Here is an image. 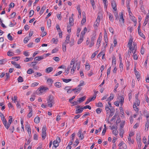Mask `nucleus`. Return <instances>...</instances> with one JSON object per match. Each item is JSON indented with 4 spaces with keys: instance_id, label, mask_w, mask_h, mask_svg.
I'll return each instance as SVG.
<instances>
[{
    "instance_id": "7c9ffc66",
    "label": "nucleus",
    "mask_w": 149,
    "mask_h": 149,
    "mask_svg": "<svg viewBox=\"0 0 149 149\" xmlns=\"http://www.w3.org/2000/svg\"><path fill=\"white\" fill-rule=\"evenodd\" d=\"M61 83L59 82H56L55 84V86L57 88H59L61 86Z\"/></svg>"
},
{
    "instance_id": "bb28decb",
    "label": "nucleus",
    "mask_w": 149,
    "mask_h": 149,
    "mask_svg": "<svg viewBox=\"0 0 149 149\" xmlns=\"http://www.w3.org/2000/svg\"><path fill=\"white\" fill-rule=\"evenodd\" d=\"M114 97V96L113 94H111L110 95V96L107 99V101H110L112 100Z\"/></svg>"
},
{
    "instance_id": "412c9836",
    "label": "nucleus",
    "mask_w": 149,
    "mask_h": 149,
    "mask_svg": "<svg viewBox=\"0 0 149 149\" xmlns=\"http://www.w3.org/2000/svg\"><path fill=\"white\" fill-rule=\"evenodd\" d=\"M53 144L54 147H55V149H56L57 147L59 145L58 143L56 142L55 140L53 141Z\"/></svg>"
},
{
    "instance_id": "8fccbe9b",
    "label": "nucleus",
    "mask_w": 149,
    "mask_h": 149,
    "mask_svg": "<svg viewBox=\"0 0 149 149\" xmlns=\"http://www.w3.org/2000/svg\"><path fill=\"white\" fill-rule=\"evenodd\" d=\"M102 1L104 4V7L105 8H107V5L106 4V3H108L107 0H102Z\"/></svg>"
},
{
    "instance_id": "09e8293b",
    "label": "nucleus",
    "mask_w": 149,
    "mask_h": 149,
    "mask_svg": "<svg viewBox=\"0 0 149 149\" xmlns=\"http://www.w3.org/2000/svg\"><path fill=\"white\" fill-rule=\"evenodd\" d=\"M109 110L111 113H113L115 111V110L112 107H110Z\"/></svg>"
},
{
    "instance_id": "ddd939ff",
    "label": "nucleus",
    "mask_w": 149,
    "mask_h": 149,
    "mask_svg": "<svg viewBox=\"0 0 149 149\" xmlns=\"http://www.w3.org/2000/svg\"><path fill=\"white\" fill-rule=\"evenodd\" d=\"M83 110L82 108V107H81L79 109H77L75 113L76 114L79 113H81L83 111Z\"/></svg>"
},
{
    "instance_id": "338daca9",
    "label": "nucleus",
    "mask_w": 149,
    "mask_h": 149,
    "mask_svg": "<svg viewBox=\"0 0 149 149\" xmlns=\"http://www.w3.org/2000/svg\"><path fill=\"white\" fill-rule=\"evenodd\" d=\"M38 84V82H35L33 83L31 85V86L34 87L37 86Z\"/></svg>"
},
{
    "instance_id": "bf43d9fd",
    "label": "nucleus",
    "mask_w": 149,
    "mask_h": 149,
    "mask_svg": "<svg viewBox=\"0 0 149 149\" xmlns=\"http://www.w3.org/2000/svg\"><path fill=\"white\" fill-rule=\"evenodd\" d=\"M111 69V67H110L107 70V76H108L109 74H110Z\"/></svg>"
},
{
    "instance_id": "1a4fd4ad",
    "label": "nucleus",
    "mask_w": 149,
    "mask_h": 149,
    "mask_svg": "<svg viewBox=\"0 0 149 149\" xmlns=\"http://www.w3.org/2000/svg\"><path fill=\"white\" fill-rule=\"evenodd\" d=\"M101 38H100V37H99L98 38L96 44L97 47V48H99L100 45L101 41Z\"/></svg>"
},
{
    "instance_id": "a19ab883",
    "label": "nucleus",
    "mask_w": 149,
    "mask_h": 149,
    "mask_svg": "<svg viewBox=\"0 0 149 149\" xmlns=\"http://www.w3.org/2000/svg\"><path fill=\"white\" fill-rule=\"evenodd\" d=\"M93 100V99L92 98H89L86 102L85 103V104H88L90 102H91Z\"/></svg>"
},
{
    "instance_id": "f3484780",
    "label": "nucleus",
    "mask_w": 149,
    "mask_h": 149,
    "mask_svg": "<svg viewBox=\"0 0 149 149\" xmlns=\"http://www.w3.org/2000/svg\"><path fill=\"white\" fill-rule=\"evenodd\" d=\"M40 121V118L38 116L36 117L34 119V121L36 123H38Z\"/></svg>"
},
{
    "instance_id": "2eb2a0df",
    "label": "nucleus",
    "mask_w": 149,
    "mask_h": 149,
    "mask_svg": "<svg viewBox=\"0 0 149 149\" xmlns=\"http://www.w3.org/2000/svg\"><path fill=\"white\" fill-rule=\"evenodd\" d=\"M70 38V36L68 35L66 38V40H65V42L63 43H65V44H68L69 43V41Z\"/></svg>"
},
{
    "instance_id": "ea45409f",
    "label": "nucleus",
    "mask_w": 149,
    "mask_h": 149,
    "mask_svg": "<svg viewBox=\"0 0 149 149\" xmlns=\"http://www.w3.org/2000/svg\"><path fill=\"white\" fill-rule=\"evenodd\" d=\"M84 82L83 81H80L79 84L78 85V87H81L84 86Z\"/></svg>"
},
{
    "instance_id": "e433bc0d",
    "label": "nucleus",
    "mask_w": 149,
    "mask_h": 149,
    "mask_svg": "<svg viewBox=\"0 0 149 149\" xmlns=\"http://www.w3.org/2000/svg\"><path fill=\"white\" fill-rule=\"evenodd\" d=\"M34 72L33 71V70L31 69H29L27 71V73L29 74H31L32 73H34Z\"/></svg>"
},
{
    "instance_id": "5701e85b",
    "label": "nucleus",
    "mask_w": 149,
    "mask_h": 149,
    "mask_svg": "<svg viewBox=\"0 0 149 149\" xmlns=\"http://www.w3.org/2000/svg\"><path fill=\"white\" fill-rule=\"evenodd\" d=\"M87 31V29L86 27H85L84 29V31H82L81 32V35L82 36L84 37V36L85 33H86Z\"/></svg>"
},
{
    "instance_id": "f8f14e48",
    "label": "nucleus",
    "mask_w": 149,
    "mask_h": 149,
    "mask_svg": "<svg viewBox=\"0 0 149 149\" xmlns=\"http://www.w3.org/2000/svg\"><path fill=\"white\" fill-rule=\"evenodd\" d=\"M53 68L52 67H49L46 69L45 72L46 73H49L52 71L53 70Z\"/></svg>"
},
{
    "instance_id": "680f3d73",
    "label": "nucleus",
    "mask_w": 149,
    "mask_h": 149,
    "mask_svg": "<svg viewBox=\"0 0 149 149\" xmlns=\"http://www.w3.org/2000/svg\"><path fill=\"white\" fill-rule=\"evenodd\" d=\"M112 133H113V134H114L115 135H116L118 134V132L116 130H113V131Z\"/></svg>"
},
{
    "instance_id": "9d476101",
    "label": "nucleus",
    "mask_w": 149,
    "mask_h": 149,
    "mask_svg": "<svg viewBox=\"0 0 149 149\" xmlns=\"http://www.w3.org/2000/svg\"><path fill=\"white\" fill-rule=\"evenodd\" d=\"M120 15V19H119V21L120 22H122L123 23H124V19L123 18V13H120L119 14Z\"/></svg>"
},
{
    "instance_id": "a211bd4d",
    "label": "nucleus",
    "mask_w": 149,
    "mask_h": 149,
    "mask_svg": "<svg viewBox=\"0 0 149 149\" xmlns=\"http://www.w3.org/2000/svg\"><path fill=\"white\" fill-rule=\"evenodd\" d=\"M3 124L5 127L7 129H8V128H9L10 126L9 125V124H8V123L7 121H5L3 122Z\"/></svg>"
},
{
    "instance_id": "c9c22d12",
    "label": "nucleus",
    "mask_w": 149,
    "mask_h": 149,
    "mask_svg": "<svg viewBox=\"0 0 149 149\" xmlns=\"http://www.w3.org/2000/svg\"><path fill=\"white\" fill-rule=\"evenodd\" d=\"M63 81L65 83H68L69 82V81H70L71 80V79H62Z\"/></svg>"
},
{
    "instance_id": "5fc2aeb1",
    "label": "nucleus",
    "mask_w": 149,
    "mask_h": 149,
    "mask_svg": "<svg viewBox=\"0 0 149 149\" xmlns=\"http://www.w3.org/2000/svg\"><path fill=\"white\" fill-rule=\"evenodd\" d=\"M123 63H122V62L120 63L119 67H120L121 71H122V70H123Z\"/></svg>"
},
{
    "instance_id": "6e6552de",
    "label": "nucleus",
    "mask_w": 149,
    "mask_h": 149,
    "mask_svg": "<svg viewBox=\"0 0 149 149\" xmlns=\"http://www.w3.org/2000/svg\"><path fill=\"white\" fill-rule=\"evenodd\" d=\"M82 130H80L79 131L78 134L79 137L81 138V139L82 140L84 138V135L83 134H82Z\"/></svg>"
},
{
    "instance_id": "0eeeda50",
    "label": "nucleus",
    "mask_w": 149,
    "mask_h": 149,
    "mask_svg": "<svg viewBox=\"0 0 149 149\" xmlns=\"http://www.w3.org/2000/svg\"><path fill=\"white\" fill-rule=\"evenodd\" d=\"M44 56H38L34 58V60L36 61H40L44 58Z\"/></svg>"
},
{
    "instance_id": "f03ea898",
    "label": "nucleus",
    "mask_w": 149,
    "mask_h": 149,
    "mask_svg": "<svg viewBox=\"0 0 149 149\" xmlns=\"http://www.w3.org/2000/svg\"><path fill=\"white\" fill-rule=\"evenodd\" d=\"M118 101L119 103L121 104V106H122L124 103V96L123 95L118 96Z\"/></svg>"
},
{
    "instance_id": "cd10ccee",
    "label": "nucleus",
    "mask_w": 149,
    "mask_h": 149,
    "mask_svg": "<svg viewBox=\"0 0 149 149\" xmlns=\"http://www.w3.org/2000/svg\"><path fill=\"white\" fill-rule=\"evenodd\" d=\"M140 104V101L139 99H137L136 100H135V102L134 103V105H136L137 106H139Z\"/></svg>"
},
{
    "instance_id": "423d86ee",
    "label": "nucleus",
    "mask_w": 149,
    "mask_h": 149,
    "mask_svg": "<svg viewBox=\"0 0 149 149\" xmlns=\"http://www.w3.org/2000/svg\"><path fill=\"white\" fill-rule=\"evenodd\" d=\"M47 89L45 87H41L40 89L38 91V92H37V93L40 94V93H42L44 92Z\"/></svg>"
},
{
    "instance_id": "aec40b11",
    "label": "nucleus",
    "mask_w": 149,
    "mask_h": 149,
    "mask_svg": "<svg viewBox=\"0 0 149 149\" xmlns=\"http://www.w3.org/2000/svg\"><path fill=\"white\" fill-rule=\"evenodd\" d=\"M83 37H84L82 36L81 35H80V38L78 41L77 43L78 44H79L82 42L83 40Z\"/></svg>"
},
{
    "instance_id": "dca6fc26",
    "label": "nucleus",
    "mask_w": 149,
    "mask_h": 149,
    "mask_svg": "<svg viewBox=\"0 0 149 149\" xmlns=\"http://www.w3.org/2000/svg\"><path fill=\"white\" fill-rule=\"evenodd\" d=\"M25 127L28 132V133L29 134V131L31 130V128L28 125V123L27 122L26 123V125Z\"/></svg>"
},
{
    "instance_id": "f257e3e1",
    "label": "nucleus",
    "mask_w": 149,
    "mask_h": 149,
    "mask_svg": "<svg viewBox=\"0 0 149 149\" xmlns=\"http://www.w3.org/2000/svg\"><path fill=\"white\" fill-rule=\"evenodd\" d=\"M47 100L48 106L50 107H52L53 106V104H54L53 97L51 95H49Z\"/></svg>"
},
{
    "instance_id": "864d4df0",
    "label": "nucleus",
    "mask_w": 149,
    "mask_h": 149,
    "mask_svg": "<svg viewBox=\"0 0 149 149\" xmlns=\"http://www.w3.org/2000/svg\"><path fill=\"white\" fill-rule=\"evenodd\" d=\"M47 26L48 27H50L51 26V20L50 19H48L47 21Z\"/></svg>"
},
{
    "instance_id": "052dcab7",
    "label": "nucleus",
    "mask_w": 149,
    "mask_h": 149,
    "mask_svg": "<svg viewBox=\"0 0 149 149\" xmlns=\"http://www.w3.org/2000/svg\"><path fill=\"white\" fill-rule=\"evenodd\" d=\"M9 40H13L12 37L10 35V33H9L7 36Z\"/></svg>"
},
{
    "instance_id": "39448f33",
    "label": "nucleus",
    "mask_w": 149,
    "mask_h": 149,
    "mask_svg": "<svg viewBox=\"0 0 149 149\" xmlns=\"http://www.w3.org/2000/svg\"><path fill=\"white\" fill-rule=\"evenodd\" d=\"M136 135V140L137 143H141V141L140 134V133H138Z\"/></svg>"
},
{
    "instance_id": "b1692460",
    "label": "nucleus",
    "mask_w": 149,
    "mask_h": 149,
    "mask_svg": "<svg viewBox=\"0 0 149 149\" xmlns=\"http://www.w3.org/2000/svg\"><path fill=\"white\" fill-rule=\"evenodd\" d=\"M46 9L45 6H43L41 8L40 12V14L42 15L44 11Z\"/></svg>"
},
{
    "instance_id": "79ce46f5",
    "label": "nucleus",
    "mask_w": 149,
    "mask_h": 149,
    "mask_svg": "<svg viewBox=\"0 0 149 149\" xmlns=\"http://www.w3.org/2000/svg\"><path fill=\"white\" fill-rule=\"evenodd\" d=\"M82 108L83 110L84 109H87V108L89 109L90 110V109H91V108L89 105H86V106H85L84 107H82Z\"/></svg>"
},
{
    "instance_id": "49530a36",
    "label": "nucleus",
    "mask_w": 149,
    "mask_h": 149,
    "mask_svg": "<svg viewBox=\"0 0 149 149\" xmlns=\"http://www.w3.org/2000/svg\"><path fill=\"white\" fill-rule=\"evenodd\" d=\"M6 62V60L5 59L0 60V64H2Z\"/></svg>"
},
{
    "instance_id": "e2e57ef3",
    "label": "nucleus",
    "mask_w": 149,
    "mask_h": 149,
    "mask_svg": "<svg viewBox=\"0 0 149 149\" xmlns=\"http://www.w3.org/2000/svg\"><path fill=\"white\" fill-rule=\"evenodd\" d=\"M37 63V62H34L31 63L30 64V65L31 66H33L36 65Z\"/></svg>"
},
{
    "instance_id": "c85d7f7f",
    "label": "nucleus",
    "mask_w": 149,
    "mask_h": 149,
    "mask_svg": "<svg viewBox=\"0 0 149 149\" xmlns=\"http://www.w3.org/2000/svg\"><path fill=\"white\" fill-rule=\"evenodd\" d=\"M62 49L63 52H65L66 50V44L63 43L62 45Z\"/></svg>"
},
{
    "instance_id": "13d9d810",
    "label": "nucleus",
    "mask_w": 149,
    "mask_h": 149,
    "mask_svg": "<svg viewBox=\"0 0 149 149\" xmlns=\"http://www.w3.org/2000/svg\"><path fill=\"white\" fill-rule=\"evenodd\" d=\"M135 75L137 79H139L140 78V74L139 72L136 73Z\"/></svg>"
},
{
    "instance_id": "774afa93",
    "label": "nucleus",
    "mask_w": 149,
    "mask_h": 149,
    "mask_svg": "<svg viewBox=\"0 0 149 149\" xmlns=\"http://www.w3.org/2000/svg\"><path fill=\"white\" fill-rule=\"evenodd\" d=\"M86 69L87 70H88L90 69V65L88 64V65H86L85 66Z\"/></svg>"
},
{
    "instance_id": "a878e982",
    "label": "nucleus",
    "mask_w": 149,
    "mask_h": 149,
    "mask_svg": "<svg viewBox=\"0 0 149 149\" xmlns=\"http://www.w3.org/2000/svg\"><path fill=\"white\" fill-rule=\"evenodd\" d=\"M47 81L48 83H50V84H49V85H50V86H52V84L53 82V81L51 79H48Z\"/></svg>"
},
{
    "instance_id": "603ef678",
    "label": "nucleus",
    "mask_w": 149,
    "mask_h": 149,
    "mask_svg": "<svg viewBox=\"0 0 149 149\" xmlns=\"http://www.w3.org/2000/svg\"><path fill=\"white\" fill-rule=\"evenodd\" d=\"M7 54L8 56H13V53L12 52L8 51V52Z\"/></svg>"
},
{
    "instance_id": "f704fd0d",
    "label": "nucleus",
    "mask_w": 149,
    "mask_h": 149,
    "mask_svg": "<svg viewBox=\"0 0 149 149\" xmlns=\"http://www.w3.org/2000/svg\"><path fill=\"white\" fill-rule=\"evenodd\" d=\"M17 80L19 82H22L23 81L22 77L20 76L19 77Z\"/></svg>"
},
{
    "instance_id": "de8ad7c7",
    "label": "nucleus",
    "mask_w": 149,
    "mask_h": 149,
    "mask_svg": "<svg viewBox=\"0 0 149 149\" xmlns=\"http://www.w3.org/2000/svg\"><path fill=\"white\" fill-rule=\"evenodd\" d=\"M33 58L31 57L29 58H26L25 59V60H24L26 62H28L29 61H31L32 60H33Z\"/></svg>"
},
{
    "instance_id": "6ab92c4d",
    "label": "nucleus",
    "mask_w": 149,
    "mask_h": 149,
    "mask_svg": "<svg viewBox=\"0 0 149 149\" xmlns=\"http://www.w3.org/2000/svg\"><path fill=\"white\" fill-rule=\"evenodd\" d=\"M149 120L148 119H147V120L146 122V123L145 125V130L147 131L148 130V129L149 127Z\"/></svg>"
},
{
    "instance_id": "c03bdc74",
    "label": "nucleus",
    "mask_w": 149,
    "mask_h": 149,
    "mask_svg": "<svg viewBox=\"0 0 149 149\" xmlns=\"http://www.w3.org/2000/svg\"><path fill=\"white\" fill-rule=\"evenodd\" d=\"M71 26H71L70 25H68L67 26L68 32L69 33H70L71 32Z\"/></svg>"
},
{
    "instance_id": "473e14b6",
    "label": "nucleus",
    "mask_w": 149,
    "mask_h": 149,
    "mask_svg": "<svg viewBox=\"0 0 149 149\" xmlns=\"http://www.w3.org/2000/svg\"><path fill=\"white\" fill-rule=\"evenodd\" d=\"M138 33L139 35L142 37L145 38V37L143 33L141 32V30H138Z\"/></svg>"
},
{
    "instance_id": "3c124183",
    "label": "nucleus",
    "mask_w": 149,
    "mask_h": 149,
    "mask_svg": "<svg viewBox=\"0 0 149 149\" xmlns=\"http://www.w3.org/2000/svg\"><path fill=\"white\" fill-rule=\"evenodd\" d=\"M136 105H133V107L134 110L137 112L139 110L138 108L136 106Z\"/></svg>"
},
{
    "instance_id": "4be33fe9",
    "label": "nucleus",
    "mask_w": 149,
    "mask_h": 149,
    "mask_svg": "<svg viewBox=\"0 0 149 149\" xmlns=\"http://www.w3.org/2000/svg\"><path fill=\"white\" fill-rule=\"evenodd\" d=\"M108 15L110 20L113 22V15L110 13H109Z\"/></svg>"
},
{
    "instance_id": "2f4dec72",
    "label": "nucleus",
    "mask_w": 149,
    "mask_h": 149,
    "mask_svg": "<svg viewBox=\"0 0 149 149\" xmlns=\"http://www.w3.org/2000/svg\"><path fill=\"white\" fill-rule=\"evenodd\" d=\"M73 17H70L69 18V24L71 26H72V23L73 22Z\"/></svg>"
},
{
    "instance_id": "58836bf2",
    "label": "nucleus",
    "mask_w": 149,
    "mask_h": 149,
    "mask_svg": "<svg viewBox=\"0 0 149 149\" xmlns=\"http://www.w3.org/2000/svg\"><path fill=\"white\" fill-rule=\"evenodd\" d=\"M35 95L36 93H34L33 94V95H31L32 97L30 99V100L31 101H33L34 100Z\"/></svg>"
},
{
    "instance_id": "20e7f679",
    "label": "nucleus",
    "mask_w": 149,
    "mask_h": 149,
    "mask_svg": "<svg viewBox=\"0 0 149 149\" xmlns=\"http://www.w3.org/2000/svg\"><path fill=\"white\" fill-rule=\"evenodd\" d=\"M111 6L113 9L115 11L116 10V5L115 1L113 0L111 1Z\"/></svg>"
},
{
    "instance_id": "72a5a7b5",
    "label": "nucleus",
    "mask_w": 149,
    "mask_h": 149,
    "mask_svg": "<svg viewBox=\"0 0 149 149\" xmlns=\"http://www.w3.org/2000/svg\"><path fill=\"white\" fill-rule=\"evenodd\" d=\"M81 88L79 87L78 88H76V91H74V93H79L80 92L81 90Z\"/></svg>"
},
{
    "instance_id": "c756f323",
    "label": "nucleus",
    "mask_w": 149,
    "mask_h": 149,
    "mask_svg": "<svg viewBox=\"0 0 149 149\" xmlns=\"http://www.w3.org/2000/svg\"><path fill=\"white\" fill-rule=\"evenodd\" d=\"M71 68V66H68V67L67 68L66 70L65 71V75H66L68 74L69 70Z\"/></svg>"
},
{
    "instance_id": "37998d69",
    "label": "nucleus",
    "mask_w": 149,
    "mask_h": 149,
    "mask_svg": "<svg viewBox=\"0 0 149 149\" xmlns=\"http://www.w3.org/2000/svg\"><path fill=\"white\" fill-rule=\"evenodd\" d=\"M102 111V110L101 109L98 108L96 109V112L97 114H99L101 113Z\"/></svg>"
},
{
    "instance_id": "4c0bfd02",
    "label": "nucleus",
    "mask_w": 149,
    "mask_h": 149,
    "mask_svg": "<svg viewBox=\"0 0 149 149\" xmlns=\"http://www.w3.org/2000/svg\"><path fill=\"white\" fill-rule=\"evenodd\" d=\"M34 11L33 10H31L29 13V17H31L34 14Z\"/></svg>"
},
{
    "instance_id": "4d7b16f0",
    "label": "nucleus",
    "mask_w": 149,
    "mask_h": 149,
    "mask_svg": "<svg viewBox=\"0 0 149 149\" xmlns=\"http://www.w3.org/2000/svg\"><path fill=\"white\" fill-rule=\"evenodd\" d=\"M29 39L28 37H26L24 40V43H26Z\"/></svg>"
},
{
    "instance_id": "a18cd8bd",
    "label": "nucleus",
    "mask_w": 149,
    "mask_h": 149,
    "mask_svg": "<svg viewBox=\"0 0 149 149\" xmlns=\"http://www.w3.org/2000/svg\"><path fill=\"white\" fill-rule=\"evenodd\" d=\"M105 109L107 111V113H108L109 112V110L110 108H109L107 104L106 105L105 107Z\"/></svg>"
},
{
    "instance_id": "0e129e2a",
    "label": "nucleus",
    "mask_w": 149,
    "mask_h": 149,
    "mask_svg": "<svg viewBox=\"0 0 149 149\" xmlns=\"http://www.w3.org/2000/svg\"><path fill=\"white\" fill-rule=\"evenodd\" d=\"M56 29L58 31V32L61 31V29L59 26L57 24L56 26Z\"/></svg>"
},
{
    "instance_id": "6e6d98bb",
    "label": "nucleus",
    "mask_w": 149,
    "mask_h": 149,
    "mask_svg": "<svg viewBox=\"0 0 149 149\" xmlns=\"http://www.w3.org/2000/svg\"><path fill=\"white\" fill-rule=\"evenodd\" d=\"M9 117L10 118L8 120V124H9V125L10 126L12 121V118L11 116H9Z\"/></svg>"
},
{
    "instance_id": "393cba45",
    "label": "nucleus",
    "mask_w": 149,
    "mask_h": 149,
    "mask_svg": "<svg viewBox=\"0 0 149 149\" xmlns=\"http://www.w3.org/2000/svg\"><path fill=\"white\" fill-rule=\"evenodd\" d=\"M124 133V130L120 128V130L119 134L122 138L123 137V134Z\"/></svg>"
},
{
    "instance_id": "69168bd1",
    "label": "nucleus",
    "mask_w": 149,
    "mask_h": 149,
    "mask_svg": "<svg viewBox=\"0 0 149 149\" xmlns=\"http://www.w3.org/2000/svg\"><path fill=\"white\" fill-rule=\"evenodd\" d=\"M53 59L56 61H59V58L58 57H53Z\"/></svg>"
},
{
    "instance_id": "9b49d317",
    "label": "nucleus",
    "mask_w": 149,
    "mask_h": 149,
    "mask_svg": "<svg viewBox=\"0 0 149 149\" xmlns=\"http://www.w3.org/2000/svg\"><path fill=\"white\" fill-rule=\"evenodd\" d=\"M132 39H130L128 42V45H129V47L130 49V51H132Z\"/></svg>"
},
{
    "instance_id": "4468645a",
    "label": "nucleus",
    "mask_w": 149,
    "mask_h": 149,
    "mask_svg": "<svg viewBox=\"0 0 149 149\" xmlns=\"http://www.w3.org/2000/svg\"><path fill=\"white\" fill-rule=\"evenodd\" d=\"M86 99V97L85 96H83L79 98V100H77L78 102L79 103H81V102L84 101Z\"/></svg>"
},
{
    "instance_id": "7ed1b4c3",
    "label": "nucleus",
    "mask_w": 149,
    "mask_h": 149,
    "mask_svg": "<svg viewBox=\"0 0 149 149\" xmlns=\"http://www.w3.org/2000/svg\"><path fill=\"white\" fill-rule=\"evenodd\" d=\"M46 127L45 126H43L42 129V138L43 139H45L46 136Z\"/></svg>"
}]
</instances>
